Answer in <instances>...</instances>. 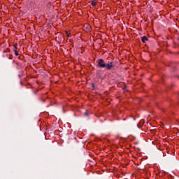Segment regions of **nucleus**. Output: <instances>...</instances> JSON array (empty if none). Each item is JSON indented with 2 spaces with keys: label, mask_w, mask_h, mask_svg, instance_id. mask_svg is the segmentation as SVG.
I'll list each match as a JSON object with an SVG mask.
<instances>
[{
  "label": "nucleus",
  "mask_w": 179,
  "mask_h": 179,
  "mask_svg": "<svg viewBox=\"0 0 179 179\" xmlns=\"http://www.w3.org/2000/svg\"><path fill=\"white\" fill-rule=\"evenodd\" d=\"M99 68H106L107 71H110L112 68H114V63L113 62L106 64L103 59H100L98 62Z\"/></svg>",
  "instance_id": "f257e3e1"
},
{
  "label": "nucleus",
  "mask_w": 179,
  "mask_h": 179,
  "mask_svg": "<svg viewBox=\"0 0 179 179\" xmlns=\"http://www.w3.org/2000/svg\"><path fill=\"white\" fill-rule=\"evenodd\" d=\"M141 41L143 42V43H146V41H148V37L147 36H143L142 38H141Z\"/></svg>",
  "instance_id": "f03ea898"
},
{
  "label": "nucleus",
  "mask_w": 179,
  "mask_h": 179,
  "mask_svg": "<svg viewBox=\"0 0 179 179\" xmlns=\"http://www.w3.org/2000/svg\"><path fill=\"white\" fill-rule=\"evenodd\" d=\"M91 5H92V6H96V5H97V1H96V0H92V1H91Z\"/></svg>",
  "instance_id": "7ed1b4c3"
},
{
  "label": "nucleus",
  "mask_w": 179,
  "mask_h": 179,
  "mask_svg": "<svg viewBox=\"0 0 179 179\" xmlns=\"http://www.w3.org/2000/svg\"><path fill=\"white\" fill-rule=\"evenodd\" d=\"M14 52H15V55H16V57H17L19 55V51H17V50L15 49Z\"/></svg>",
  "instance_id": "20e7f679"
},
{
  "label": "nucleus",
  "mask_w": 179,
  "mask_h": 179,
  "mask_svg": "<svg viewBox=\"0 0 179 179\" xmlns=\"http://www.w3.org/2000/svg\"><path fill=\"white\" fill-rule=\"evenodd\" d=\"M84 115H85V117H89V113H88L87 112H85V113H84Z\"/></svg>",
  "instance_id": "39448f33"
},
{
  "label": "nucleus",
  "mask_w": 179,
  "mask_h": 179,
  "mask_svg": "<svg viewBox=\"0 0 179 179\" xmlns=\"http://www.w3.org/2000/svg\"><path fill=\"white\" fill-rule=\"evenodd\" d=\"M14 48H15V50H16V48H17V43H15V44L14 45Z\"/></svg>",
  "instance_id": "423d86ee"
},
{
  "label": "nucleus",
  "mask_w": 179,
  "mask_h": 179,
  "mask_svg": "<svg viewBox=\"0 0 179 179\" xmlns=\"http://www.w3.org/2000/svg\"><path fill=\"white\" fill-rule=\"evenodd\" d=\"M92 87L93 88V90H94V85L93 83L92 84Z\"/></svg>",
  "instance_id": "0eeeda50"
},
{
  "label": "nucleus",
  "mask_w": 179,
  "mask_h": 179,
  "mask_svg": "<svg viewBox=\"0 0 179 179\" xmlns=\"http://www.w3.org/2000/svg\"><path fill=\"white\" fill-rule=\"evenodd\" d=\"M66 33L67 37H69V33H68V31H66Z\"/></svg>",
  "instance_id": "6e6552de"
}]
</instances>
